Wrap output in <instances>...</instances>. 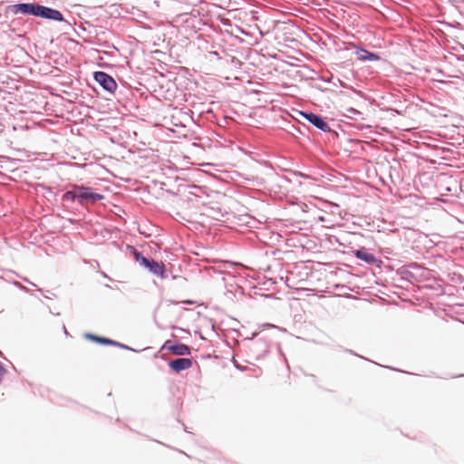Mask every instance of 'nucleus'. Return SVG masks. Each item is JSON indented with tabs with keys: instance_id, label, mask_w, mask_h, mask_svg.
I'll use <instances>...</instances> for the list:
<instances>
[{
	"instance_id": "nucleus-1",
	"label": "nucleus",
	"mask_w": 464,
	"mask_h": 464,
	"mask_svg": "<svg viewBox=\"0 0 464 464\" xmlns=\"http://www.w3.org/2000/svg\"><path fill=\"white\" fill-rule=\"evenodd\" d=\"M234 296L240 292L241 295L245 294L246 290L253 287L252 277L250 279L249 270L240 263L234 262Z\"/></svg>"
},
{
	"instance_id": "nucleus-2",
	"label": "nucleus",
	"mask_w": 464,
	"mask_h": 464,
	"mask_svg": "<svg viewBox=\"0 0 464 464\" xmlns=\"http://www.w3.org/2000/svg\"><path fill=\"white\" fill-rule=\"evenodd\" d=\"M135 259L140 266L149 270L153 276L161 279L167 278L168 274L165 268V265L162 262L155 261L152 258H148L137 252L135 254Z\"/></svg>"
},
{
	"instance_id": "nucleus-3",
	"label": "nucleus",
	"mask_w": 464,
	"mask_h": 464,
	"mask_svg": "<svg viewBox=\"0 0 464 464\" xmlns=\"http://www.w3.org/2000/svg\"><path fill=\"white\" fill-rule=\"evenodd\" d=\"M234 159L237 160V163H234V167L243 170L247 171L256 164L252 152L241 146H237L234 149Z\"/></svg>"
},
{
	"instance_id": "nucleus-4",
	"label": "nucleus",
	"mask_w": 464,
	"mask_h": 464,
	"mask_svg": "<svg viewBox=\"0 0 464 464\" xmlns=\"http://www.w3.org/2000/svg\"><path fill=\"white\" fill-rule=\"evenodd\" d=\"M255 222L253 218L248 214L247 208L234 198V227H252ZM236 229V227H234Z\"/></svg>"
},
{
	"instance_id": "nucleus-5",
	"label": "nucleus",
	"mask_w": 464,
	"mask_h": 464,
	"mask_svg": "<svg viewBox=\"0 0 464 464\" xmlns=\"http://www.w3.org/2000/svg\"><path fill=\"white\" fill-rule=\"evenodd\" d=\"M234 47L237 44V42L240 44H245V45L242 47L243 51L240 54L241 57L247 56L248 52L250 51V45H251V35L250 34L243 29L239 25H234Z\"/></svg>"
},
{
	"instance_id": "nucleus-6",
	"label": "nucleus",
	"mask_w": 464,
	"mask_h": 464,
	"mask_svg": "<svg viewBox=\"0 0 464 464\" xmlns=\"http://www.w3.org/2000/svg\"><path fill=\"white\" fill-rule=\"evenodd\" d=\"M248 67V65H246ZM246 72V64L239 61L238 58L234 56V89H236V86L240 85L244 82L252 84L251 77L248 74H243Z\"/></svg>"
},
{
	"instance_id": "nucleus-7",
	"label": "nucleus",
	"mask_w": 464,
	"mask_h": 464,
	"mask_svg": "<svg viewBox=\"0 0 464 464\" xmlns=\"http://www.w3.org/2000/svg\"><path fill=\"white\" fill-rule=\"evenodd\" d=\"M77 189L78 203L80 205H84L86 203H96L97 201L104 198L103 195L94 192L93 189L90 187L78 185Z\"/></svg>"
},
{
	"instance_id": "nucleus-8",
	"label": "nucleus",
	"mask_w": 464,
	"mask_h": 464,
	"mask_svg": "<svg viewBox=\"0 0 464 464\" xmlns=\"http://www.w3.org/2000/svg\"><path fill=\"white\" fill-rule=\"evenodd\" d=\"M271 340L267 336L262 335L251 343L250 350L256 359L264 358L270 349Z\"/></svg>"
},
{
	"instance_id": "nucleus-9",
	"label": "nucleus",
	"mask_w": 464,
	"mask_h": 464,
	"mask_svg": "<svg viewBox=\"0 0 464 464\" xmlns=\"http://www.w3.org/2000/svg\"><path fill=\"white\" fill-rule=\"evenodd\" d=\"M94 80L107 92L113 93L117 89L115 80L104 72H95L93 74Z\"/></svg>"
},
{
	"instance_id": "nucleus-10",
	"label": "nucleus",
	"mask_w": 464,
	"mask_h": 464,
	"mask_svg": "<svg viewBox=\"0 0 464 464\" xmlns=\"http://www.w3.org/2000/svg\"><path fill=\"white\" fill-rule=\"evenodd\" d=\"M401 274L408 279L418 280L420 277L426 276V268L417 263H411L404 266L401 268Z\"/></svg>"
},
{
	"instance_id": "nucleus-11",
	"label": "nucleus",
	"mask_w": 464,
	"mask_h": 464,
	"mask_svg": "<svg viewBox=\"0 0 464 464\" xmlns=\"http://www.w3.org/2000/svg\"><path fill=\"white\" fill-rule=\"evenodd\" d=\"M300 114L318 130L324 132L331 131L329 124L324 121V119L321 115L306 111H300Z\"/></svg>"
},
{
	"instance_id": "nucleus-12",
	"label": "nucleus",
	"mask_w": 464,
	"mask_h": 464,
	"mask_svg": "<svg viewBox=\"0 0 464 464\" xmlns=\"http://www.w3.org/2000/svg\"><path fill=\"white\" fill-rule=\"evenodd\" d=\"M36 16L44 18L47 20L65 22L66 24H69V23L64 20L63 14L59 10H56V9H53V8H51L48 6L39 5Z\"/></svg>"
},
{
	"instance_id": "nucleus-13",
	"label": "nucleus",
	"mask_w": 464,
	"mask_h": 464,
	"mask_svg": "<svg viewBox=\"0 0 464 464\" xmlns=\"http://www.w3.org/2000/svg\"><path fill=\"white\" fill-rule=\"evenodd\" d=\"M38 7H39L38 4L21 3V4L14 5L12 6V9L14 14L21 13L23 14H30V15L36 16L37 12H38Z\"/></svg>"
},
{
	"instance_id": "nucleus-14",
	"label": "nucleus",
	"mask_w": 464,
	"mask_h": 464,
	"mask_svg": "<svg viewBox=\"0 0 464 464\" xmlns=\"http://www.w3.org/2000/svg\"><path fill=\"white\" fill-rule=\"evenodd\" d=\"M161 350H168L175 355H189L190 348L184 343L170 344V342H166Z\"/></svg>"
},
{
	"instance_id": "nucleus-15",
	"label": "nucleus",
	"mask_w": 464,
	"mask_h": 464,
	"mask_svg": "<svg viewBox=\"0 0 464 464\" xmlns=\"http://www.w3.org/2000/svg\"><path fill=\"white\" fill-rule=\"evenodd\" d=\"M169 366L172 371L179 372L190 368L192 366V360L190 358H179L171 360L169 362Z\"/></svg>"
},
{
	"instance_id": "nucleus-16",
	"label": "nucleus",
	"mask_w": 464,
	"mask_h": 464,
	"mask_svg": "<svg viewBox=\"0 0 464 464\" xmlns=\"http://www.w3.org/2000/svg\"><path fill=\"white\" fill-rule=\"evenodd\" d=\"M355 55L362 62H374L379 61L381 57L375 53L369 52L362 47H356Z\"/></svg>"
},
{
	"instance_id": "nucleus-17",
	"label": "nucleus",
	"mask_w": 464,
	"mask_h": 464,
	"mask_svg": "<svg viewBox=\"0 0 464 464\" xmlns=\"http://www.w3.org/2000/svg\"><path fill=\"white\" fill-rule=\"evenodd\" d=\"M354 256L358 259H361L369 265L381 263V260H379L374 255L368 253L364 248L355 250Z\"/></svg>"
},
{
	"instance_id": "nucleus-18",
	"label": "nucleus",
	"mask_w": 464,
	"mask_h": 464,
	"mask_svg": "<svg viewBox=\"0 0 464 464\" xmlns=\"http://www.w3.org/2000/svg\"><path fill=\"white\" fill-rule=\"evenodd\" d=\"M256 179V177L252 173H249V172L241 173L238 170H234V179H233L234 187L241 186L243 183V180L254 183V181Z\"/></svg>"
},
{
	"instance_id": "nucleus-19",
	"label": "nucleus",
	"mask_w": 464,
	"mask_h": 464,
	"mask_svg": "<svg viewBox=\"0 0 464 464\" xmlns=\"http://www.w3.org/2000/svg\"><path fill=\"white\" fill-rule=\"evenodd\" d=\"M234 20L239 19L249 24L254 21V16L250 12H247L245 8H234Z\"/></svg>"
},
{
	"instance_id": "nucleus-20",
	"label": "nucleus",
	"mask_w": 464,
	"mask_h": 464,
	"mask_svg": "<svg viewBox=\"0 0 464 464\" xmlns=\"http://www.w3.org/2000/svg\"><path fill=\"white\" fill-rule=\"evenodd\" d=\"M77 187H78V185H73L72 189L66 191L62 197L63 201H66V202H69V201L73 202L75 200L78 201Z\"/></svg>"
},
{
	"instance_id": "nucleus-21",
	"label": "nucleus",
	"mask_w": 464,
	"mask_h": 464,
	"mask_svg": "<svg viewBox=\"0 0 464 464\" xmlns=\"http://www.w3.org/2000/svg\"><path fill=\"white\" fill-rule=\"evenodd\" d=\"M95 342L106 345L116 344L114 340L100 336L98 338H95Z\"/></svg>"
},
{
	"instance_id": "nucleus-22",
	"label": "nucleus",
	"mask_w": 464,
	"mask_h": 464,
	"mask_svg": "<svg viewBox=\"0 0 464 464\" xmlns=\"http://www.w3.org/2000/svg\"><path fill=\"white\" fill-rule=\"evenodd\" d=\"M115 343H116V344H112V345H113V346H117V347H120V348H122V349H125V350L134 351L132 348L129 347V346H128V345H126V344L116 342V341H115Z\"/></svg>"
},
{
	"instance_id": "nucleus-23",
	"label": "nucleus",
	"mask_w": 464,
	"mask_h": 464,
	"mask_svg": "<svg viewBox=\"0 0 464 464\" xmlns=\"http://www.w3.org/2000/svg\"><path fill=\"white\" fill-rule=\"evenodd\" d=\"M85 337L95 342V338H98L99 336L93 335L92 334H86Z\"/></svg>"
},
{
	"instance_id": "nucleus-24",
	"label": "nucleus",
	"mask_w": 464,
	"mask_h": 464,
	"mask_svg": "<svg viewBox=\"0 0 464 464\" xmlns=\"http://www.w3.org/2000/svg\"><path fill=\"white\" fill-rule=\"evenodd\" d=\"M262 328H266V327H271V328H276V329H280L279 327L274 325V324H264L261 325Z\"/></svg>"
},
{
	"instance_id": "nucleus-25",
	"label": "nucleus",
	"mask_w": 464,
	"mask_h": 464,
	"mask_svg": "<svg viewBox=\"0 0 464 464\" xmlns=\"http://www.w3.org/2000/svg\"><path fill=\"white\" fill-rule=\"evenodd\" d=\"M17 286H19L21 289L27 291L26 287L22 285L20 283H15Z\"/></svg>"
},
{
	"instance_id": "nucleus-26",
	"label": "nucleus",
	"mask_w": 464,
	"mask_h": 464,
	"mask_svg": "<svg viewBox=\"0 0 464 464\" xmlns=\"http://www.w3.org/2000/svg\"><path fill=\"white\" fill-rule=\"evenodd\" d=\"M183 303L189 304H194V302L191 301V300H186V301H183Z\"/></svg>"
},
{
	"instance_id": "nucleus-27",
	"label": "nucleus",
	"mask_w": 464,
	"mask_h": 464,
	"mask_svg": "<svg viewBox=\"0 0 464 464\" xmlns=\"http://www.w3.org/2000/svg\"><path fill=\"white\" fill-rule=\"evenodd\" d=\"M233 365L234 367L236 368H239V365L237 364V361L234 359V362H233Z\"/></svg>"
},
{
	"instance_id": "nucleus-28",
	"label": "nucleus",
	"mask_w": 464,
	"mask_h": 464,
	"mask_svg": "<svg viewBox=\"0 0 464 464\" xmlns=\"http://www.w3.org/2000/svg\"><path fill=\"white\" fill-rule=\"evenodd\" d=\"M24 281H26L27 283H29L30 285H34V286H35V285H34L33 282H30L28 279L24 278Z\"/></svg>"
},
{
	"instance_id": "nucleus-29",
	"label": "nucleus",
	"mask_w": 464,
	"mask_h": 464,
	"mask_svg": "<svg viewBox=\"0 0 464 464\" xmlns=\"http://www.w3.org/2000/svg\"><path fill=\"white\" fill-rule=\"evenodd\" d=\"M351 111L354 113H359V111L356 109H352Z\"/></svg>"
},
{
	"instance_id": "nucleus-30",
	"label": "nucleus",
	"mask_w": 464,
	"mask_h": 464,
	"mask_svg": "<svg viewBox=\"0 0 464 464\" xmlns=\"http://www.w3.org/2000/svg\"><path fill=\"white\" fill-rule=\"evenodd\" d=\"M237 343V341H236V338L234 337V341H233L234 346L236 345Z\"/></svg>"
},
{
	"instance_id": "nucleus-31",
	"label": "nucleus",
	"mask_w": 464,
	"mask_h": 464,
	"mask_svg": "<svg viewBox=\"0 0 464 464\" xmlns=\"http://www.w3.org/2000/svg\"><path fill=\"white\" fill-rule=\"evenodd\" d=\"M262 333V331L259 333V334ZM258 335V334H257ZM253 336H256V334H253Z\"/></svg>"
},
{
	"instance_id": "nucleus-32",
	"label": "nucleus",
	"mask_w": 464,
	"mask_h": 464,
	"mask_svg": "<svg viewBox=\"0 0 464 464\" xmlns=\"http://www.w3.org/2000/svg\"><path fill=\"white\" fill-rule=\"evenodd\" d=\"M233 3H234V5H235V4H237V0H233Z\"/></svg>"
},
{
	"instance_id": "nucleus-33",
	"label": "nucleus",
	"mask_w": 464,
	"mask_h": 464,
	"mask_svg": "<svg viewBox=\"0 0 464 464\" xmlns=\"http://www.w3.org/2000/svg\"><path fill=\"white\" fill-rule=\"evenodd\" d=\"M241 2H244V0H240Z\"/></svg>"
},
{
	"instance_id": "nucleus-34",
	"label": "nucleus",
	"mask_w": 464,
	"mask_h": 464,
	"mask_svg": "<svg viewBox=\"0 0 464 464\" xmlns=\"http://www.w3.org/2000/svg\"><path fill=\"white\" fill-rule=\"evenodd\" d=\"M463 291H464V286H463Z\"/></svg>"
}]
</instances>
